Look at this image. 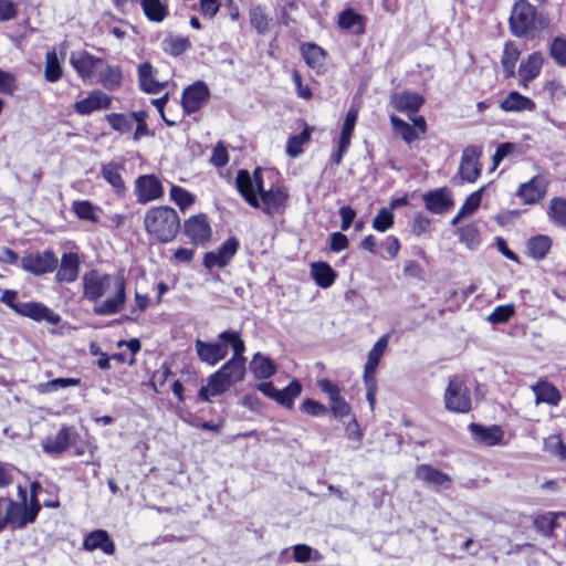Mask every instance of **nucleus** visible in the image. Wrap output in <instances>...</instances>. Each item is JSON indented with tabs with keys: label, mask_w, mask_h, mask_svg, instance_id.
<instances>
[{
	"label": "nucleus",
	"mask_w": 566,
	"mask_h": 566,
	"mask_svg": "<svg viewBox=\"0 0 566 566\" xmlns=\"http://www.w3.org/2000/svg\"><path fill=\"white\" fill-rule=\"evenodd\" d=\"M219 340L229 343L232 356L214 373L209 375L207 385L198 391L201 401L210 402L211 397L227 392L232 385L243 381L247 374L245 343L239 331L227 329L218 334Z\"/></svg>",
	"instance_id": "f257e3e1"
},
{
	"label": "nucleus",
	"mask_w": 566,
	"mask_h": 566,
	"mask_svg": "<svg viewBox=\"0 0 566 566\" xmlns=\"http://www.w3.org/2000/svg\"><path fill=\"white\" fill-rule=\"evenodd\" d=\"M82 282L83 296L91 302L98 301L113 283V296L94 306L96 315H113L123 310L126 303V281L123 275L113 277L111 274H102L97 270H91L83 275Z\"/></svg>",
	"instance_id": "f03ea898"
},
{
	"label": "nucleus",
	"mask_w": 566,
	"mask_h": 566,
	"mask_svg": "<svg viewBox=\"0 0 566 566\" xmlns=\"http://www.w3.org/2000/svg\"><path fill=\"white\" fill-rule=\"evenodd\" d=\"M70 65L83 83H97L109 92L123 85V70L118 64H108L105 59L96 56L87 50L73 51Z\"/></svg>",
	"instance_id": "7ed1b4c3"
},
{
	"label": "nucleus",
	"mask_w": 566,
	"mask_h": 566,
	"mask_svg": "<svg viewBox=\"0 0 566 566\" xmlns=\"http://www.w3.org/2000/svg\"><path fill=\"white\" fill-rule=\"evenodd\" d=\"M143 226L149 240L159 244L172 242L180 232L177 210L170 206H153L145 211Z\"/></svg>",
	"instance_id": "20e7f679"
},
{
	"label": "nucleus",
	"mask_w": 566,
	"mask_h": 566,
	"mask_svg": "<svg viewBox=\"0 0 566 566\" xmlns=\"http://www.w3.org/2000/svg\"><path fill=\"white\" fill-rule=\"evenodd\" d=\"M511 34L517 39H533L548 21L528 0H516L507 20Z\"/></svg>",
	"instance_id": "39448f33"
},
{
	"label": "nucleus",
	"mask_w": 566,
	"mask_h": 566,
	"mask_svg": "<svg viewBox=\"0 0 566 566\" xmlns=\"http://www.w3.org/2000/svg\"><path fill=\"white\" fill-rule=\"evenodd\" d=\"M35 521V481L30 483L29 507L17 504L10 497L0 496V533L7 526L12 530L23 528L27 524Z\"/></svg>",
	"instance_id": "423d86ee"
},
{
	"label": "nucleus",
	"mask_w": 566,
	"mask_h": 566,
	"mask_svg": "<svg viewBox=\"0 0 566 566\" xmlns=\"http://www.w3.org/2000/svg\"><path fill=\"white\" fill-rule=\"evenodd\" d=\"M444 408L451 413H469L472 410L471 391L460 376H452L443 394Z\"/></svg>",
	"instance_id": "0eeeda50"
},
{
	"label": "nucleus",
	"mask_w": 566,
	"mask_h": 566,
	"mask_svg": "<svg viewBox=\"0 0 566 566\" xmlns=\"http://www.w3.org/2000/svg\"><path fill=\"white\" fill-rule=\"evenodd\" d=\"M410 119L412 124L407 123L395 114L389 116L394 135L399 137L407 145H411L420 139L428 130L427 120L422 115L411 117Z\"/></svg>",
	"instance_id": "6e6552de"
},
{
	"label": "nucleus",
	"mask_w": 566,
	"mask_h": 566,
	"mask_svg": "<svg viewBox=\"0 0 566 566\" xmlns=\"http://www.w3.org/2000/svg\"><path fill=\"white\" fill-rule=\"evenodd\" d=\"M261 211L270 217L275 214H284L289 205V190L283 185H271L269 189H265L258 195Z\"/></svg>",
	"instance_id": "1a4fd4ad"
},
{
	"label": "nucleus",
	"mask_w": 566,
	"mask_h": 566,
	"mask_svg": "<svg viewBox=\"0 0 566 566\" xmlns=\"http://www.w3.org/2000/svg\"><path fill=\"white\" fill-rule=\"evenodd\" d=\"M184 234L198 247L207 245L212 239V227L208 216L203 212L190 216L184 221Z\"/></svg>",
	"instance_id": "9d476101"
},
{
	"label": "nucleus",
	"mask_w": 566,
	"mask_h": 566,
	"mask_svg": "<svg viewBox=\"0 0 566 566\" xmlns=\"http://www.w3.org/2000/svg\"><path fill=\"white\" fill-rule=\"evenodd\" d=\"M482 154V146L478 145H469L462 150L458 168V176L462 182L473 184L480 178L482 172V164L480 163Z\"/></svg>",
	"instance_id": "9b49d317"
},
{
	"label": "nucleus",
	"mask_w": 566,
	"mask_h": 566,
	"mask_svg": "<svg viewBox=\"0 0 566 566\" xmlns=\"http://www.w3.org/2000/svg\"><path fill=\"white\" fill-rule=\"evenodd\" d=\"M317 387L322 392L327 395L328 412L331 411L336 419H344L352 415V407L343 397L342 388L338 384L324 377L317 380Z\"/></svg>",
	"instance_id": "f8f14e48"
},
{
	"label": "nucleus",
	"mask_w": 566,
	"mask_h": 566,
	"mask_svg": "<svg viewBox=\"0 0 566 566\" xmlns=\"http://www.w3.org/2000/svg\"><path fill=\"white\" fill-rule=\"evenodd\" d=\"M210 90L203 81L186 86L181 94V107L185 115L199 112L210 99Z\"/></svg>",
	"instance_id": "ddd939ff"
},
{
	"label": "nucleus",
	"mask_w": 566,
	"mask_h": 566,
	"mask_svg": "<svg viewBox=\"0 0 566 566\" xmlns=\"http://www.w3.org/2000/svg\"><path fill=\"white\" fill-rule=\"evenodd\" d=\"M134 193L136 201L146 205L159 200L165 195L161 180L155 174L138 176L134 181Z\"/></svg>",
	"instance_id": "4468645a"
},
{
	"label": "nucleus",
	"mask_w": 566,
	"mask_h": 566,
	"mask_svg": "<svg viewBox=\"0 0 566 566\" xmlns=\"http://www.w3.org/2000/svg\"><path fill=\"white\" fill-rule=\"evenodd\" d=\"M548 186L549 180L545 175H536L528 181L522 182L515 195L522 203L534 206L541 203L545 199Z\"/></svg>",
	"instance_id": "2eb2a0df"
},
{
	"label": "nucleus",
	"mask_w": 566,
	"mask_h": 566,
	"mask_svg": "<svg viewBox=\"0 0 566 566\" xmlns=\"http://www.w3.org/2000/svg\"><path fill=\"white\" fill-rule=\"evenodd\" d=\"M240 248V241L237 237L231 235L221 243L218 250L209 251L203 254L202 264L207 270L213 268H226L230 264Z\"/></svg>",
	"instance_id": "dca6fc26"
},
{
	"label": "nucleus",
	"mask_w": 566,
	"mask_h": 566,
	"mask_svg": "<svg viewBox=\"0 0 566 566\" xmlns=\"http://www.w3.org/2000/svg\"><path fill=\"white\" fill-rule=\"evenodd\" d=\"M80 436L74 427L62 426L55 434L45 437L41 446L49 454H61L65 452Z\"/></svg>",
	"instance_id": "f3484780"
},
{
	"label": "nucleus",
	"mask_w": 566,
	"mask_h": 566,
	"mask_svg": "<svg viewBox=\"0 0 566 566\" xmlns=\"http://www.w3.org/2000/svg\"><path fill=\"white\" fill-rule=\"evenodd\" d=\"M229 343L226 340L205 342L200 338L195 340V350L198 359L208 366H216L228 355Z\"/></svg>",
	"instance_id": "a211bd4d"
},
{
	"label": "nucleus",
	"mask_w": 566,
	"mask_h": 566,
	"mask_svg": "<svg viewBox=\"0 0 566 566\" xmlns=\"http://www.w3.org/2000/svg\"><path fill=\"white\" fill-rule=\"evenodd\" d=\"M415 478L423 484L434 488L437 491L449 490L452 486V478L431 464L422 463L415 468Z\"/></svg>",
	"instance_id": "6ab92c4d"
},
{
	"label": "nucleus",
	"mask_w": 566,
	"mask_h": 566,
	"mask_svg": "<svg viewBox=\"0 0 566 566\" xmlns=\"http://www.w3.org/2000/svg\"><path fill=\"white\" fill-rule=\"evenodd\" d=\"M424 104V97L417 92L402 91L390 95V105L398 112L413 117Z\"/></svg>",
	"instance_id": "aec40b11"
},
{
	"label": "nucleus",
	"mask_w": 566,
	"mask_h": 566,
	"mask_svg": "<svg viewBox=\"0 0 566 566\" xmlns=\"http://www.w3.org/2000/svg\"><path fill=\"white\" fill-rule=\"evenodd\" d=\"M543 65L544 56L539 51H534L523 59L517 69L520 87L527 90L528 84L541 74Z\"/></svg>",
	"instance_id": "412c9836"
},
{
	"label": "nucleus",
	"mask_w": 566,
	"mask_h": 566,
	"mask_svg": "<svg viewBox=\"0 0 566 566\" xmlns=\"http://www.w3.org/2000/svg\"><path fill=\"white\" fill-rule=\"evenodd\" d=\"M125 170V164L115 160L103 164L101 167L102 178L112 187L113 192L118 198H124L127 192L126 182L123 177Z\"/></svg>",
	"instance_id": "4be33fe9"
},
{
	"label": "nucleus",
	"mask_w": 566,
	"mask_h": 566,
	"mask_svg": "<svg viewBox=\"0 0 566 566\" xmlns=\"http://www.w3.org/2000/svg\"><path fill=\"white\" fill-rule=\"evenodd\" d=\"M300 53L305 64L317 75L325 73L328 52L324 48L314 42H303L300 45Z\"/></svg>",
	"instance_id": "5701e85b"
},
{
	"label": "nucleus",
	"mask_w": 566,
	"mask_h": 566,
	"mask_svg": "<svg viewBox=\"0 0 566 566\" xmlns=\"http://www.w3.org/2000/svg\"><path fill=\"white\" fill-rule=\"evenodd\" d=\"M473 440L486 447H494L503 444L504 430L499 424L483 426L480 423L471 422L468 426Z\"/></svg>",
	"instance_id": "b1692460"
},
{
	"label": "nucleus",
	"mask_w": 566,
	"mask_h": 566,
	"mask_svg": "<svg viewBox=\"0 0 566 566\" xmlns=\"http://www.w3.org/2000/svg\"><path fill=\"white\" fill-rule=\"evenodd\" d=\"M112 105V97L102 90H93L85 98L74 103L73 109L76 114L85 116L101 109H108Z\"/></svg>",
	"instance_id": "393cba45"
},
{
	"label": "nucleus",
	"mask_w": 566,
	"mask_h": 566,
	"mask_svg": "<svg viewBox=\"0 0 566 566\" xmlns=\"http://www.w3.org/2000/svg\"><path fill=\"white\" fill-rule=\"evenodd\" d=\"M424 207L434 214H441L450 210L454 200L451 191L447 187L432 189L422 195Z\"/></svg>",
	"instance_id": "a878e982"
},
{
	"label": "nucleus",
	"mask_w": 566,
	"mask_h": 566,
	"mask_svg": "<svg viewBox=\"0 0 566 566\" xmlns=\"http://www.w3.org/2000/svg\"><path fill=\"white\" fill-rule=\"evenodd\" d=\"M81 259L77 252H64L57 264L55 281L60 284H70L78 279Z\"/></svg>",
	"instance_id": "bb28decb"
},
{
	"label": "nucleus",
	"mask_w": 566,
	"mask_h": 566,
	"mask_svg": "<svg viewBox=\"0 0 566 566\" xmlns=\"http://www.w3.org/2000/svg\"><path fill=\"white\" fill-rule=\"evenodd\" d=\"M83 548L87 552L99 549L106 555H114L116 552L115 543L105 530H95L85 535Z\"/></svg>",
	"instance_id": "cd10ccee"
},
{
	"label": "nucleus",
	"mask_w": 566,
	"mask_h": 566,
	"mask_svg": "<svg viewBox=\"0 0 566 566\" xmlns=\"http://www.w3.org/2000/svg\"><path fill=\"white\" fill-rule=\"evenodd\" d=\"M536 403H546L548 406H558L562 400V394L559 389L545 378H539L531 387Z\"/></svg>",
	"instance_id": "c85d7f7f"
},
{
	"label": "nucleus",
	"mask_w": 566,
	"mask_h": 566,
	"mask_svg": "<svg viewBox=\"0 0 566 566\" xmlns=\"http://www.w3.org/2000/svg\"><path fill=\"white\" fill-rule=\"evenodd\" d=\"M505 113L534 112L536 103L517 91H511L499 104Z\"/></svg>",
	"instance_id": "c756f323"
},
{
	"label": "nucleus",
	"mask_w": 566,
	"mask_h": 566,
	"mask_svg": "<svg viewBox=\"0 0 566 566\" xmlns=\"http://www.w3.org/2000/svg\"><path fill=\"white\" fill-rule=\"evenodd\" d=\"M521 57V50L517 44L507 40L503 45V51L501 55V66L503 71V77L505 80H510L516 76V64Z\"/></svg>",
	"instance_id": "7c9ffc66"
},
{
	"label": "nucleus",
	"mask_w": 566,
	"mask_h": 566,
	"mask_svg": "<svg viewBox=\"0 0 566 566\" xmlns=\"http://www.w3.org/2000/svg\"><path fill=\"white\" fill-rule=\"evenodd\" d=\"M235 188L244 201L252 208H260V200L253 187L251 174L247 169H240L235 177Z\"/></svg>",
	"instance_id": "2f4dec72"
},
{
	"label": "nucleus",
	"mask_w": 566,
	"mask_h": 566,
	"mask_svg": "<svg viewBox=\"0 0 566 566\" xmlns=\"http://www.w3.org/2000/svg\"><path fill=\"white\" fill-rule=\"evenodd\" d=\"M138 85L147 94H157L165 87V83L156 80L155 70L149 62H143L138 66Z\"/></svg>",
	"instance_id": "473e14b6"
},
{
	"label": "nucleus",
	"mask_w": 566,
	"mask_h": 566,
	"mask_svg": "<svg viewBox=\"0 0 566 566\" xmlns=\"http://www.w3.org/2000/svg\"><path fill=\"white\" fill-rule=\"evenodd\" d=\"M337 24L339 29L353 31L356 35L365 33V18L352 8L344 9L338 14Z\"/></svg>",
	"instance_id": "72a5a7b5"
},
{
	"label": "nucleus",
	"mask_w": 566,
	"mask_h": 566,
	"mask_svg": "<svg viewBox=\"0 0 566 566\" xmlns=\"http://www.w3.org/2000/svg\"><path fill=\"white\" fill-rule=\"evenodd\" d=\"M250 371L253 374L255 379H270L276 374V365L270 357L255 353L249 365Z\"/></svg>",
	"instance_id": "f704fd0d"
},
{
	"label": "nucleus",
	"mask_w": 566,
	"mask_h": 566,
	"mask_svg": "<svg viewBox=\"0 0 566 566\" xmlns=\"http://www.w3.org/2000/svg\"><path fill=\"white\" fill-rule=\"evenodd\" d=\"M553 245V241L547 234L532 235L526 242L527 255L535 261L544 260Z\"/></svg>",
	"instance_id": "c9c22d12"
},
{
	"label": "nucleus",
	"mask_w": 566,
	"mask_h": 566,
	"mask_svg": "<svg viewBox=\"0 0 566 566\" xmlns=\"http://www.w3.org/2000/svg\"><path fill=\"white\" fill-rule=\"evenodd\" d=\"M311 276L317 286L328 289L335 283L337 273L327 262L318 261L311 264Z\"/></svg>",
	"instance_id": "e433bc0d"
},
{
	"label": "nucleus",
	"mask_w": 566,
	"mask_h": 566,
	"mask_svg": "<svg viewBox=\"0 0 566 566\" xmlns=\"http://www.w3.org/2000/svg\"><path fill=\"white\" fill-rule=\"evenodd\" d=\"M303 386L296 378L292 379L283 389H279L274 401L280 406L292 410L294 408L295 399L301 396Z\"/></svg>",
	"instance_id": "4c0bfd02"
},
{
	"label": "nucleus",
	"mask_w": 566,
	"mask_h": 566,
	"mask_svg": "<svg viewBox=\"0 0 566 566\" xmlns=\"http://www.w3.org/2000/svg\"><path fill=\"white\" fill-rule=\"evenodd\" d=\"M563 515L560 512H547L533 517L534 528L543 536L551 537L558 526L557 518Z\"/></svg>",
	"instance_id": "58836bf2"
},
{
	"label": "nucleus",
	"mask_w": 566,
	"mask_h": 566,
	"mask_svg": "<svg viewBox=\"0 0 566 566\" xmlns=\"http://www.w3.org/2000/svg\"><path fill=\"white\" fill-rule=\"evenodd\" d=\"M140 7L147 20L163 22L169 14L168 6L161 0H139Z\"/></svg>",
	"instance_id": "ea45409f"
},
{
	"label": "nucleus",
	"mask_w": 566,
	"mask_h": 566,
	"mask_svg": "<svg viewBox=\"0 0 566 566\" xmlns=\"http://www.w3.org/2000/svg\"><path fill=\"white\" fill-rule=\"evenodd\" d=\"M312 128L305 124L303 130L300 134H295L289 137L286 142V154L291 158H296L303 153V145L311 140Z\"/></svg>",
	"instance_id": "a19ab883"
},
{
	"label": "nucleus",
	"mask_w": 566,
	"mask_h": 566,
	"mask_svg": "<svg viewBox=\"0 0 566 566\" xmlns=\"http://www.w3.org/2000/svg\"><path fill=\"white\" fill-rule=\"evenodd\" d=\"M249 21L251 27L259 33L265 34L270 30L271 19L261 4H254L249 10Z\"/></svg>",
	"instance_id": "79ce46f5"
},
{
	"label": "nucleus",
	"mask_w": 566,
	"mask_h": 566,
	"mask_svg": "<svg viewBox=\"0 0 566 566\" xmlns=\"http://www.w3.org/2000/svg\"><path fill=\"white\" fill-rule=\"evenodd\" d=\"M63 76V67L60 63L55 49L46 52L44 65V78L50 83L60 81Z\"/></svg>",
	"instance_id": "37998d69"
},
{
	"label": "nucleus",
	"mask_w": 566,
	"mask_h": 566,
	"mask_svg": "<svg viewBox=\"0 0 566 566\" xmlns=\"http://www.w3.org/2000/svg\"><path fill=\"white\" fill-rule=\"evenodd\" d=\"M547 214L555 226L566 229V199L553 197L548 205Z\"/></svg>",
	"instance_id": "c03bdc74"
},
{
	"label": "nucleus",
	"mask_w": 566,
	"mask_h": 566,
	"mask_svg": "<svg viewBox=\"0 0 566 566\" xmlns=\"http://www.w3.org/2000/svg\"><path fill=\"white\" fill-rule=\"evenodd\" d=\"M169 198L180 209L181 212H185L196 202V196L188 191L186 188L178 185H172L170 187Z\"/></svg>",
	"instance_id": "a18cd8bd"
},
{
	"label": "nucleus",
	"mask_w": 566,
	"mask_h": 566,
	"mask_svg": "<svg viewBox=\"0 0 566 566\" xmlns=\"http://www.w3.org/2000/svg\"><path fill=\"white\" fill-rule=\"evenodd\" d=\"M123 346H126L130 352V357L127 358L124 353H114L111 355V359L117 361L118 364H128L129 366L135 365L136 363V355L142 349V343L138 338H132L129 340H118L117 347L120 348Z\"/></svg>",
	"instance_id": "49530a36"
},
{
	"label": "nucleus",
	"mask_w": 566,
	"mask_h": 566,
	"mask_svg": "<svg viewBox=\"0 0 566 566\" xmlns=\"http://www.w3.org/2000/svg\"><path fill=\"white\" fill-rule=\"evenodd\" d=\"M544 450L559 460H566V443L560 432L548 436L544 439Z\"/></svg>",
	"instance_id": "de8ad7c7"
},
{
	"label": "nucleus",
	"mask_w": 566,
	"mask_h": 566,
	"mask_svg": "<svg viewBox=\"0 0 566 566\" xmlns=\"http://www.w3.org/2000/svg\"><path fill=\"white\" fill-rule=\"evenodd\" d=\"M548 54L558 66L566 67V39L553 38L548 46Z\"/></svg>",
	"instance_id": "09e8293b"
},
{
	"label": "nucleus",
	"mask_w": 566,
	"mask_h": 566,
	"mask_svg": "<svg viewBox=\"0 0 566 566\" xmlns=\"http://www.w3.org/2000/svg\"><path fill=\"white\" fill-rule=\"evenodd\" d=\"M190 46V40L185 36H169L164 41V50L171 56L184 54Z\"/></svg>",
	"instance_id": "8fccbe9b"
},
{
	"label": "nucleus",
	"mask_w": 566,
	"mask_h": 566,
	"mask_svg": "<svg viewBox=\"0 0 566 566\" xmlns=\"http://www.w3.org/2000/svg\"><path fill=\"white\" fill-rule=\"evenodd\" d=\"M106 120L115 132L120 134L129 133L133 129L134 119L130 117V113L128 115L123 113H111L106 115Z\"/></svg>",
	"instance_id": "3c124183"
},
{
	"label": "nucleus",
	"mask_w": 566,
	"mask_h": 566,
	"mask_svg": "<svg viewBox=\"0 0 566 566\" xmlns=\"http://www.w3.org/2000/svg\"><path fill=\"white\" fill-rule=\"evenodd\" d=\"M72 210L80 220L91 221L96 223L98 217L95 212V206L88 200L74 201Z\"/></svg>",
	"instance_id": "603ef678"
},
{
	"label": "nucleus",
	"mask_w": 566,
	"mask_h": 566,
	"mask_svg": "<svg viewBox=\"0 0 566 566\" xmlns=\"http://www.w3.org/2000/svg\"><path fill=\"white\" fill-rule=\"evenodd\" d=\"M357 119H358V109L356 107L352 106L347 111L345 119L343 122L340 134H339V140L350 144Z\"/></svg>",
	"instance_id": "864d4df0"
},
{
	"label": "nucleus",
	"mask_w": 566,
	"mask_h": 566,
	"mask_svg": "<svg viewBox=\"0 0 566 566\" xmlns=\"http://www.w3.org/2000/svg\"><path fill=\"white\" fill-rule=\"evenodd\" d=\"M174 375L167 363L161 364L160 368L153 375L151 386L157 394L167 392L166 382Z\"/></svg>",
	"instance_id": "5fc2aeb1"
},
{
	"label": "nucleus",
	"mask_w": 566,
	"mask_h": 566,
	"mask_svg": "<svg viewBox=\"0 0 566 566\" xmlns=\"http://www.w3.org/2000/svg\"><path fill=\"white\" fill-rule=\"evenodd\" d=\"M395 223L394 212L388 208H381L374 217L371 226L378 232H386Z\"/></svg>",
	"instance_id": "6e6d98bb"
},
{
	"label": "nucleus",
	"mask_w": 566,
	"mask_h": 566,
	"mask_svg": "<svg viewBox=\"0 0 566 566\" xmlns=\"http://www.w3.org/2000/svg\"><path fill=\"white\" fill-rule=\"evenodd\" d=\"M515 312L514 304L497 305L486 319L491 324H504L515 315Z\"/></svg>",
	"instance_id": "4d7b16f0"
},
{
	"label": "nucleus",
	"mask_w": 566,
	"mask_h": 566,
	"mask_svg": "<svg viewBox=\"0 0 566 566\" xmlns=\"http://www.w3.org/2000/svg\"><path fill=\"white\" fill-rule=\"evenodd\" d=\"M59 259L53 251L46 250L43 253H38V275L52 273L56 271Z\"/></svg>",
	"instance_id": "13d9d810"
},
{
	"label": "nucleus",
	"mask_w": 566,
	"mask_h": 566,
	"mask_svg": "<svg viewBox=\"0 0 566 566\" xmlns=\"http://www.w3.org/2000/svg\"><path fill=\"white\" fill-rule=\"evenodd\" d=\"M388 346V335L381 336L369 350L366 366L378 368L379 361Z\"/></svg>",
	"instance_id": "bf43d9fd"
},
{
	"label": "nucleus",
	"mask_w": 566,
	"mask_h": 566,
	"mask_svg": "<svg viewBox=\"0 0 566 566\" xmlns=\"http://www.w3.org/2000/svg\"><path fill=\"white\" fill-rule=\"evenodd\" d=\"M81 380L78 378H56L38 385V390L41 392H51L61 388L78 386Z\"/></svg>",
	"instance_id": "052dcab7"
},
{
	"label": "nucleus",
	"mask_w": 566,
	"mask_h": 566,
	"mask_svg": "<svg viewBox=\"0 0 566 566\" xmlns=\"http://www.w3.org/2000/svg\"><path fill=\"white\" fill-rule=\"evenodd\" d=\"M291 78L295 86L296 96L305 101L312 99L313 91L308 84L303 83L302 74L296 67L291 70Z\"/></svg>",
	"instance_id": "680f3d73"
},
{
	"label": "nucleus",
	"mask_w": 566,
	"mask_h": 566,
	"mask_svg": "<svg viewBox=\"0 0 566 566\" xmlns=\"http://www.w3.org/2000/svg\"><path fill=\"white\" fill-rule=\"evenodd\" d=\"M300 410L311 417H324L328 413V407L313 398H305L300 405Z\"/></svg>",
	"instance_id": "e2e57ef3"
},
{
	"label": "nucleus",
	"mask_w": 566,
	"mask_h": 566,
	"mask_svg": "<svg viewBox=\"0 0 566 566\" xmlns=\"http://www.w3.org/2000/svg\"><path fill=\"white\" fill-rule=\"evenodd\" d=\"M485 191V186L480 187L478 190L470 193L462 206L460 207V210L464 212L465 216H470L474 213L479 207L481 206L482 197Z\"/></svg>",
	"instance_id": "0e129e2a"
},
{
	"label": "nucleus",
	"mask_w": 566,
	"mask_h": 566,
	"mask_svg": "<svg viewBox=\"0 0 566 566\" xmlns=\"http://www.w3.org/2000/svg\"><path fill=\"white\" fill-rule=\"evenodd\" d=\"M229 163V153L223 142H218L212 149L210 164L216 168H223Z\"/></svg>",
	"instance_id": "69168bd1"
},
{
	"label": "nucleus",
	"mask_w": 566,
	"mask_h": 566,
	"mask_svg": "<svg viewBox=\"0 0 566 566\" xmlns=\"http://www.w3.org/2000/svg\"><path fill=\"white\" fill-rule=\"evenodd\" d=\"M130 117L136 122V129L134 133V140H139L145 136L150 135V132L148 129V125L146 123L147 118V112L139 111V112H132Z\"/></svg>",
	"instance_id": "338daca9"
},
{
	"label": "nucleus",
	"mask_w": 566,
	"mask_h": 566,
	"mask_svg": "<svg viewBox=\"0 0 566 566\" xmlns=\"http://www.w3.org/2000/svg\"><path fill=\"white\" fill-rule=\"evenodd\" d=\"M403 276L407 279H413L417 281H424L426 272L422 265L416 260H407L402 268Z\"/></svg>",
	"instance_id": "774afa93"
}]
</instances>
